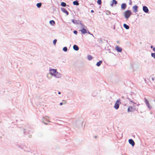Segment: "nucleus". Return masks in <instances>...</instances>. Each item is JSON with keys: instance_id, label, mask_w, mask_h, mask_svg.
Instances as JSON below:
<instances>
[{"instance_id": "nucleus-3", "label": "nucleus", "mask_w": 155, "mask_h": 155, "mask_svg": "<svg viewBox=\"0 0 155 155\" xmlns=\"http://www.w3.org/2000/svg\"><path fill=\"white\" fill-rule=\"evenodd\" d=\"M120 104H121V102H120V99H117V101L114 104V108L116 110L118 109L119 107V105Z\"/></svg>"}, {"instance_id": "nucleus-26", "label": "nucleus", "mask_w": 155, "mask_h": 155, "mask_svg": "<svg viewBox=\"0 0 155 155\" xmlns=\"http://www.w3.org/2000/svg\"><path fill=\"white\" fill-rule=\"evenodd\" d=\"M63 50L65 52H66L67 51L68 49L67 47H64L63 49Z\"/></svg>"}, {"instance_id": "nucleus-14", "label": "nucleus", "mask_w": 155, "mask_h": 155, "mask_svg": "<svg viewBox=\"0 0 155 155\" xmlns=\"http://www.w3.org/2000/svg\"><path fill=\"white\" fill-rule=\"evenodd\" d=\"M133 8L134 12H138L137 8L138 6L137 5H134L133 7Z\"/></svg>"}, {"instance_id": "nucleus-28", "label": "nucleus", "mask_w": 155, "mask_h": 155, "mask_svg": "<svg viewBox=\"0 0 155 155\" xmlns=\"http://www.w3.org/2000/svg\"><path fill=\"white\" fill-rule=\"evenodd\" d=\"M151 56L154 59H155V53H152L151 54Z\"/></svg>"}, {"instance_id": "nucleus-9", "label": "nucleus", "mask_w": 155, "mask_h": 155, "mask_svg": "<svg viewBox=\"0 0 155 155\" xmlns=\"http://www.w3.org/2000/svg\"><path fill=\"white\" fill-rule=\"evenodd\" d=\"M143 11L146 13H147L149 12V9L146 6H143Z\"/></svg>"}, {"instance_id": "nucleus-44", "label": "nucleus", "mask_w": 155, "mask_h": 155, "mask_svg": "<svg viewBox=\"0 0 155 155\" xmlns=\"http://www.w3.org/2000/svg\"><path fill=\"white\" fill-rule=\"evenodd\" d=\"M139 105H140V104H138L137 105V106H139Z\"/></svg>"}, {"instance_id": "nucleus-32", "label": "nucleus", "mask_w": 155, "mask_h": 155, "mask_svg": "<svg viewBox=\"0 0 155 155\" xmlns=\"http://www.w3.org/2000/svg\"><path fill=\"white\" fill-rule=\"evenodd\" d=\"M127 99H128L129 101L133 103L134 102L131 99L128 98H127Z\"/></svg>"}, {"instance_id": "nucleus-2", "label": "nucleus", "mask_w": 155, "mask_h": 155, "mask_svg": "<svg viewBox=\"0 0 155 155\" xmlns=\"http://www.w3.org/2000/svg\"><path fill=\"white\" fill-rule=\"evenodd\" d=\"M123 15L125 18L127 19L132 15V12L130 10H127L124 12L123 13Z\"/></svg>"}, {"instance_id": "nucleus-10", "label": "nucleus", "mask_w": 155, "mask_h": 155, "mask_svg": "<svg viewBox=\"0 0 155 155\" xmlns=\"http://www.w3.org/2000/svg\"><path fill=\"white\" fill-rule=\"evenodd\" d=\"M61 10L63 12L66 14L67 15H68L69 14V13L67 10L63 8H61Z\"/></svg>"}, {"instance_id": "nucleus-33", "label": "nucleus", "mask_w": 155, "mask_h": 155, "mask_svg": "<svg viewBox=\"0 0 155 155\" xmlns=\"http://www.w3.org/2000/svg\"><path fill=\"white\" fill-rule=\"evenodd\" d=\"M127 99H128L129 101L133 103L134 102L131 99L128 98H127Z\"/></svg>"}, {"instance_id": "nucleus-16", "label": "nucleus", "mask_w": 155, "mask_h": 155, "mask_svg": "<svg viewBox=\"0 0 155 155\" xmlns=\"http://www.w3.org/2000/svg\"><path fill=\"white\" fill-rule=\"evenodd\" d=\"M117 3V1L116 0H113V1H112V3L110 5L111 6L113 7V4H115L116 5Z\"/></svg>"}, {"instance_id": "nucleus-5", "label": "nucleus", "mask_w": 155, "mask_h": 155, "mask_svg": "<svg viewBox=\"0 0 155 155\" xmlns=\"http://www.w3.org/2000/svg\"><path fill=\"white\" fill-rule=\"evenodd\" d=\"M49 118V117L47 116L43 117L42 119L43 123L45 124H47V123H46V122H50L49 120H48Z\"/></svg>"}, {"instance_id": "nucleus-13", "label": "nucleus", "mask_w": 155, "mask_h": 155, "mask_svg": "<svg viewBox=\"0 0 155 155\" xmlns=\"http://www.w3.org/2000/svg\"><path fill=\"white\" fill-rule=\"evenodd\" d=\"M126 4L125 3H123L121 5V8L123 10L125 9L126 7Z\"/></svg>"}, {"instance_id": "nucleus-11", "label": "nucleus", "mask_w": 155, "mask_h": 155, "mask_svg": "<svg viewBox=\"0 0 155 155\" xmlns=\"http://www.w3.org/2000/svg\"><path fill=\"white\" fill-rule=\"evenodd\" d=\"M129 143L132 145V146L134 145L135 143L134 141L132 139H130L129 140Z\"/></svg>"}, {"instance_id": "nucleus-22", "label": "nucleus", "mask_w": 155, "mask_h": 155, "mask_svg": "<svg viewBox=\"0 0 155 155\" xmlns=\"http://www.w3.org/2000/svg\"><path fill=\"white\" fill-rule=\"evenodd\" d=\"M50 23L51 25H53L55 24V22L53 20H51L50 21Z\"/></svg>"}, {"instance_id": "nucleus-18", "label": "nucleus", "mask_w": 155, "mask_h": 155, "mask_svg": "<svg viewBox=\"0 0 155 155\" xmlns=\"http://www.w3.org/2000/svg\"><path fill=\"white\" fill-rule=\"evenodd\" d=\"M97 94V92L96 91H94L92 92V96L93 97H95Z\"/></svg>"}, {"instance_id": "nucleus-31", "label": "nucleus", "mask_w": 155, "mask_h": 155, "mask_svg": "<svg viewBox=\"0 0 155 155\" xmlns=\"http://www.w3.org/2000/svg\"><path fill=\"white\" fill-rule=\"evenodd\" d=\"M127 99H128L129 101L133 103L134 102L131 99L128 98H127Z\"/></svg>"}, {"instance_id": "nucleus-23", "label": "nucleus", "mask_w": 155, "mask_h": 155, "mask_svg": "<svg viewBox=\"0 0 155 155\" xmlns=\"http://www.w3.org/2000/svg\"><path fill=\"white\" fill-rule=\"evenodd\" d=\"M61 5L63 7H65L66 5V4L64 2H62L61 3Z\"/></svg>"}, {"instance_id": "nucleus-40", "label": "nucleus", "mask_w": 155, "mask_h": 155, "mask_svg": "<svg viewBox=\"0 0 155 155\" xmlns=\"http://www.w3.org/2000/svg\"><path fill=\"white\" fill-rule=\"evenodd\" d=\"M153 50L154 51H155V48H153Z\"/></svg>"}, {"instance_id": "nucleus-36", "label": "nucleus", "mask_w": 155, "mask_h": 155, "mask_svg": "<svg viewBox=\"0 0 155 155\" xmlns=\"http://www.w3.org/2000/svg\"><path fill=\"white\" fill-rule=\"evenodd\" d=\"M110 14V12L109 11V12H108L107 13H106V14L107 15H109V14Z\"/></svg>"}, {"instance_id": "nucleus-25", "label": "nucleus", "mask_w": 155, "mask_h": 155, "mask_svg": "<svg viewBox=\"0 0 155 155\" xmlns=\"http://www.w3.org/2000/svg\"><path fill=\"white\" fill-rule=\"evenodd\" d=\"M80 24L81 25V27L82 28H86V27L84 25L82 24L81 23H81L80 24Z\"/></svg>"}, {"instance_id": "nucleus-45", "label": "nucleus", "mask_w": 155, "mask_h": 155, "mask_svg": "<svg viewBox=\"0 0 155 155\" xmlns=\"http://www.w3.org/2000/svg\"><path fill=\"white\" fill-rule=\"evenodd\" d=\"M130 4H131V3H130Z\"/></svg>"}, {"instance_id": "nucleus-42", "label": "nucleus", "mask_w": 155, "mask_h": 155, "mask_svg": "<svg viewBox=\"0 0 155 155\" xmlns=\"http://www.w3.org/2000/svg\"><path fill=\"white\" fill-rule=\"evenodd\" d=\"M153 47V45H151V47H150V48H152Z\"/></svg>"}, {"instance_id": "nucleus-43", "label": "nucleus", "mask_w": 155, "mask_h": 155, "mask_svg": "<svg viewBox=\"0 0 155 155\" xmlns=\"http://www.w3.org/2000/svg\"><path fill=\"white\" fill-rule=\"evenodd\" d=\"M133 104H136V103H135V102H134L133 103Z\"/></svg>"}, {"instance_id": "nucleus-6", "label": "nucleus", "mask_w": 155, "mask_h": 155, "mask_svg": "<svg viewBox=\"0 0 155 155\" xmlns=\"http://www.w3.org/2000/svg\"><path fill=\"white\" fill-rule=\"evenodd\" d=\"M145 100V102L146 104L147 107H148V108L150 110L152 108V107L151 106H150L149 104V102L148 101L146 98H144Z\"/></svg>"}, {"instance_id": "nucleus-30", "label": "nucleus", "mask_w": 155, "mask_h": 155, "mask_svg": "<svg viewBox=\"0 0 155 155\" xmlns=\"http://www.w3.org/2000/svg\"><path fill=\"white\" fill-rule=\"evenodd\" d=\"M151 78L152 81H153L154 80L155 78L152 75Z\"/></svg>"}, {"instance_id": "nucleus-24", "label": "nucleus", "mask_w": 155, "mask_h": 155, "mask_svg": "<svg viewBox=\"0 0 155 155\" xmlns=\"http://www.w3.org/2000/svg\"><path fill=\"white\" fill-rule=\"evenodd\" d=\"M41 5H42V4L41 3H38L36 5L38 8H39L41 7Z\"/></svg>"}, {"instance_id": "nucleus-17", "label": "nucleus", "mask_w": 155, "mask_h": 155, "mask_svg": "<svg viewBox=\"0 0 155 155\" xmlns=\"http://www.w3.org/2000/svg\"><path fill=\"white\" fill-rule=\"evenodd\" d=\"M123 26L126 29H128L129 28V26L126 24H124Z\"/></svg>"}, {"instance_id": "nucleus-34", "label": "nucleus", "mask_w": 155, "mask_h": 155, "mask_svg": "<svg viewBox=\"0 0 155 155\" xmlns=\"http://www.w3.org/2000/svg\"><path fill=\"white\" fill-rule=\"evenodd\" d=\"M63 104H65L66 103V101L65 100H63L62 102Z\"/></svg>"}, {"instance_id": "nucleus-46", "label": "nucleus", "mask_w": 155, "mask_h": 155, "mask_svg": "<svg viewBox=\"0 0 155 155\" xmlns=\"http://www.w3.org/2000/svg\"><path fill=\"white\" fill-rule=\"evenodd\" d=\"M130 4H131V3H130Z\"/></svg>"}, {"instance_id": "nucleus-20", "label": "nucleus", "mask_w": 155, "mask_h": 155, "mask_svg": "<svg viewBox=\"0 0 155 155\" xmlns=\"http://www.w3.org/2000/svg\"><path fill=\"white\" fill-rule=\"evenodd\" d=\"M73 4L74 5H79V3L77 1H74L73 2Z\"/></svg>"}, {"instance_id": "nucleus-39", "label": "nucleus", "mask_w": 155, "mask_h": 155, "mask_svg": "<svg viewBox=\"0 0 155 155\" xmlns=\"http://www.w3.org/2000/svg\"><path fill=\"white\" fill-rule=\"evenodd\" d=\"M91 12L92 13H93V12H94V11L93 10H91Z\"/></svg>"}, {"instance_id": "nucleus-4", "label": "nucleus", "mask_w": 155, "mask_h": 155, "mask_svg": "<svg viewBox=\"0 0 155 155\" xmlns=\"http://www.w3.org/2000/svg\"><path fill=\"white\" fill-rule=\"evenodd\" d=\"M135 110L136 107L135 106H129L128 108L127 111L128 112H132Z\"/></svg>"}, {"instance_id": "nucleus-38", "label": "nucleus", "mask_w": 155, "mask_h": 155, "mask_svg": "<svg viewBox=\"0 0 155 155\" xmlns=\"http://www.w3.org/2000/svg\"><path fill=\"white\" fill-rule=\"evenodd\" d=\"M60 105H62L63 104V103L61 102V103H60Z\"/></svg>"}, {"instance_id": "nucleus-27", "label": "nucleus", "mask_w": 155, "mask_h": 155, "mask_svg": "<svg viewBox=\"0 0 155 155\" xmlns=\"http://www.w3.org/2000/svg\"><path fill=\"white\" fill-rule=\"evenodd\" d=\"M97 3L100 5L101 4V0H98L97 1Z\"/></svg>"}, {"instance_id": "nucleus-29", "label": "nucleus", "mask_w": 155, "mask_h": 155, "mask_svg": "<svg viewBox=\"0 0 155 155\" xmlns=\"http://www.w3.org/2000/svg\"><path fill=\"white\" fill-rule=\"evenodd\" d=\"M57 41V40L56 39L54 40L53 41V44L54 45H55Z\"/></svg>"}, {"instance_id": "nucleus-35", "label": "nucleus", "mask_w": 155, "mask_h": 155, "mask_svg": "<svg viewBox=\"0 0 155 155\" xmlns=\"http://www.w3.org/2000/svg\"><path fill=\"white\" fill-rule=\"evenodd\" d=\"M74 33L75 34V35H77L78 33V32L77 31H76V30H75L74 31Z\"/></svg>"}, {"instance_id": "nucleus-19", "label": "nucleus", "mask_w": 155, "mask_h": 155, "mask_svg": "<svg viewBox=\"0 0 155 155\" xmlns=\"http://www.w3.org/2000/svg\"><path fill=\"white\" fill-rule=\"evenodd\" d=\"M102 61H100L99 62H97L96 64V65L97 66L99 67L101 65V64L102 63Z\"/></svg>"}, {"instance_id": "nucleus-37", "label": "nucleus", "mask_w": 155, "mask_h": 155, "mask_svg": "<svg viewBox=\"0 0 155 155\" xmlns=\"http://www.w3.org/2000/svg\"><path fill=\"white\" fill-rule=\"evenodd\" d=\"M87 33H88L90 35H93L92 34H91L89 31H88L87 32Z\"/></svg>"}, {"instance_id": "nucleus-41", "label": "nucleus", "mask_w": 155, "mask_h": 155, "mask_svg": "<svg viewBox=\"0 0 155 155\" xmlns=\"http://www.w3.org/2000/svg\"><path fill=\"white\" fill-rule=\"evenodd\" d=\"M61 94V92H58V94Z\"/></svg>"}, {"instance_id": "nucleus-12", "label": "nucleus", "mask_w": 155, "mask_h": 155, "mask_svg": "<svg viewBox=\"0 0 155 155\" xmlns=\"http://www.w3.org/2000/svg\"><path fill=\"white\" fill-rule=\"evenodd\" d=\"M81 33L83 34H85L87 33V31L85 28H82L81 30Z\"/></svg>"}, {"instance_id": "nucleus-21", "label": "nucleus", "mask_w": 155, "mask_h": 155, "mask_svg": "<svg viewBox=\"0 0 155 155\" xmlns=\"http://www.w3.org/2000/svg\"><path fill=\"white\" fill-rule=\"evenodd\" d=\"M87 57V59L89 60H91L92 58V56L91 55H88Z\"/></svg>"}, {"instance_id": "nucleus-1", "label": "nucleus", "mask_w": 155, "mask_h": 155, "mask_svg": "<svg viewBox=\"0 0 155 155\" xmlns=\"http://www.w3.org/2000/svg\"><path fill=\"white\" fill-rule=\"evenodd\" d=\"M49 72V73L47 74V77L48 79H50L52 78L51 76H49L50 74L56 78H60L62 77L61 74L58 72L56 69L50 68Z\"/></svg>"}, {"instance_id": "nucleus-15", "label": "nucleus", "mask_w": 155, "mask_h": 155, "mask_svg": "<svg viewBox=\"0 0 155 155\" xmlns=\"http://www.w3.org/2000/svg\"><path fill=\"white\" fill-rule=\"evenodd\" d=\"M73 49L76 51H77L79 50V47L76 45H74L73 46Z\"/></svg>"}, {"instance_id": "nucleus-7", "label": "nucleus", "mask_w": 155, "mask_h": 155, "mask_svg": "<svg viewBox=\"0 0 155 155\" xmlns=\"http://www.w3.org/2000/svg\"><path fill=\"white\" fill-rule=\"evenodd\" d=\"M72 22L74 24H79L81 23V21L79 20H72Z\"/></svg>"}, {"instance_id": "nucleus-8", "label": "nucleus", "mask_w": 155, "mask_h": 155, "mask_svg": "<svg viewBox=\"0 0 155 155\" xmlns=\"http://www.w3.org/2000/svg\"><path fill=\"white\" fill-rule=\"evenodd\" d=\"M115 49L118 52H121L122 51V48L117 45Z\"/></svg>"}]
</instances>
